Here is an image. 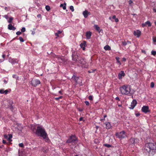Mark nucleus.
Returning a JSON list of instances; mask_svg holds the SVG:
<instances>
[{
    "label": "nucleus",
    "mask_w": 156,
    "mask_h": 156,
    "mask_svg": "<svg viewBox=\"0 0 156 156\" xmlns=\"http://www.w3.org/2000/svg\"><path fill=\"white\" fill-rule=\"evenodd\" d=\"M115 99L117 100H118V101H119L120 100V99H119V97H117L115 98Z\"/></svg>",
    "instance_id": "nucleus-50"
},
{
    "label": "nucleus",
    "mask_w": 156,
    "mask_h": 156,
    "mask_svg": "<svg viewBox=\"0 0 156 156\" xmlns=\"http://www.w3.org/2000/svg\"><path fill=\"white\" fill-rule=\"evenodd\" d=\"M151 54L154 56L155 55H156V51H151Z\"/></svg>",
    "instance_id": "nucleus-34"
},
{
    "label": "nucleus",
    "mask_w": 156,
    "mask_h": 156,
    "mask_svg": "<svg viewBox=\"0 0 156 156\" xmlns=\"http://www.w3.org/2000/svg\"><path fill=\"white\" fill-rule=\"evenodd\" d=\"M43 151L44 152H45V153L47 152V150H44Z\"/></svg>",
    "instance_id": "nucleus-62"
},
{
    "label": "nucleus",
    "mask_w": 156,
    "mask_h": 156,
    "mask_svg": "<svg viewBox=\"0 0 156 156\" xmlns=\"http://www.w3.org/2000/svg\"><path fill=\"white\" fill-rule=\"evenodd\" d=\"M2 142L3 144H5L6 143V141L4 140H3Z\"/></svg>",
    "instance_id": "nucleus-55"
},
{
    "label": "nucleus",
    "mask_w": 156,
    "mask_h": 156,
    "mask_svg": "<svg viewBox=\"0 0 156 156\" xmlns=\"http://www.w3.org/2000/svg\"><path fill=\"white\" fill-rule=\"evenodd\" d=\"M4 82L5 83H7V81H6V80H4Z\"/></svg>",
    "instance_id": "nucleus-63"
},
{
    "label": "nucleus",
    "mask_w": 156,
    "mask_h": 156,
    "mask_svg": "<svg viewBox=\"0 0 156 156\" xmlns=\"http://www.w3.org/2000/svg\"><path fill=\"white\" fill-rule=\"evenodd\" d=\"M144 149L149 154L153 155L156 151V146L153 143H147L145 144Z\"/></svg>",
    "instance_id": "nucleus-2"
},
{
    "label": "nucleus",
    "mask_w": 156,
    "mask_h": 156,
    "mask_svg": "<svg viewBox=\"0 0 156 156\" xmlns=\"http://www.w3.org/2000/svg\"><path fill=\"white\" fill-rule=\"evenodd\" d=\"M129 4H131V3H133V1L131 0H130L129 1Z\"/></svg>",
    "instance_id": "nucleus-51"
},
{
    "label": "nucleus",
    "mask_w": 156,
    "mask_h": 156,
    "mask_svg": "<svg viewBox=\"0 0 156 156\" xmlns=\"http://www.w3.org/2000/svg\"><path fill=\"white\" fill-rule=\"evenodd\" d=\"M70 9L71 10L72 12H73L74 11V8L73 6H71L70 7Z\"/></svg>",
    "instance_id": "nucleus-37"
},
{
    "label": "nucleus",
    "mask_w": 156,
    "mask_h": 156,
    "mask_svg": "<svg viewBox=\"0 0 156 156\" xmlns=\"http://www.w3.org/2000/svg\"><path fill=\"white\" fill-rule=\"evenodd\" d=\"M125 74L124 72L122 71H121L118 74V77L120 79L122 78V76H124Z\"/></svg>",
    "instance_id": "nucleus-17"
},
{
    "label": "nucleus",
    "mask_w": 156,
    "mask_h": 156,
    "mask_svg": "<svg viewBox=\"0 0 156 156\" xmlns=\"http://www.w3.org/2000/svg\"><path fill=\"white\" fill-rule=\"evenodd\" d=\"M83 14L85 18H87L89 15H90V13L87 10H85L83 12Z\"/></svg>",
    "instance_id": "nucleus-15"
},
{
    "label": "nucleus",
    "mask_w": 156,
    "mask_h": 156,
    "mask_svg": "<svg viewBox=\"0 0 156 156\" xmlns=\"http://www.w3.org/2000/svg\"><path fill=\"white\" fill-rule=\"evenodd\" d=\"M104 146L106 147H111V145L110 144H104Z\"/></svg>",
    "instance_id": "nucleus-33"
},
{
    "label": "nucleus",
    "mask_w": 156,
    "mask_h": 156,
    "mask_svg": "<svg viewBox=\"0 0 156 156\" xmlns=\"http://www.w3.org/2000/svg\"><path fill=\"white\" fill-rule=\"evenodd\" d=\"M136 116H139V115H140V114L137 113V114H136Z\"/></svg>",
    "instance_id": "nucleus-60"
},
{
    "label": "nucleus",
    "mask_w": 156,
    "mask_h": 156,
    "mask_svg": "<svg viewBox=\"0 0 156 156\" xmlns=\"http://www.w3.org/2000/svg\"><path fill=\"white\" fill-rule=\"evenodd\" d=\"M94 71L92 70V71H88V72L89 73H92Z\"/></svg>",
    "instance_id": "nucleus-58"
},
{
    "label": "nucleus",
    "mask_w": 156,
    "mask_h": 156,
    "mask_svg": "<svg viewBox=\"0 0 156 156\" xmlns=\"http://www.w3.org/2000/svg\"><path fill=\"white\" fill-rule=\"evenodd\" d=\"M117 62L118 63L119 65H121V63L120 62V61L119 60V58L118 57H117L115 58Z\"/></svg>",
    "instance_id": "nucleus-29"
},
{
    "label": "nucleus",
    "mask_w": 156,
    "mask_h": 156,
    "mask_svg": "<svg viewBox=\"0 0 156 156\" xmlns=\"http://www.w3.org/2000/svg\"><path fill=\"white\" fill-rule=\"evenodd\" d=\"M142 111L144 113H147L149 112V108L148 106H144L142 108Z\"/></svg>",
    "instance_id": "nucleus-12"
},
{
    "label": "nucleus",
    "mask_w": 156,
    "mask_h": 156,
    "mask_svg": "<svg viewBox=\"0 0 156 156\" xmlns=\"http://www.w3.org/2000/svg\"><path fill=\"white\" fill-rule=\"evenodd\" d=\"M116 136L119 138H123L126 136L125 133L124 131H122L119 133H116Z\"/></svg>",
    "instance_id": "nucleus-7"
},
{
    "label": "nucleus",
    "mask_w": 156,
    "mask_h": 156,
    "mask_svg": "<svg viewBox=\"0 0 156 156\" xmlns=\"http://www.w3.org/2000/svg\"><path fill=\"white\" fill-rule=\"evenodd\" d=\"M146 26L147 25L148 27H151V23L149 21H147L145 23Z\"/></svg>",
    "instance_id": "nucleus-27"
},
{
    "label": "nucleus",
    "mask_w": 156,
    "mask_h": 156,
    "mask_svg": "<svg viewBox=\"0 0 156 156\" xmlns=\"http://www.w3.org/2000/svg\"><path fill=\"white\" fill-rule=\"evenodd\" d=\"M112 18L113 19H115L116 18V16L115 15H114L113 16Z\"/></svg>",
    "instance_id": "nucleus-52"
},
{
    "label": "nucleus",
    "mask_w": 156,
    "mask_h": 156,
    "mask_svg": "<svg viewBox=\"0 0 156 156\" xmlns=\"http://www.w3.org/2000/svg\"><path fill=\"white\" fill-rule=\"evenodd\" d=\"M115 20V21L116 22H117L119 21V20L117 18H116Z\"/></svg>",
    "instance_id": "nucleus-46"
},
{
    "label": "nucleus",
    "mask_w": 156,
    "mask_h": 156,
    "mask_svg": "<svg viewBox=\"0 0 156 156\" xmlns=\"http://www.w3.org/2000/svg\"><path fill=\"white\" fill-rule=\"evenodd\" d=\"M88 98L90 100H92L93 99V98H92V96L90 95V96H89V97H88Z\"/></svg>",
    "instance_id": "nucleus-40"
},
{
    "label": "nucleus",
    "mask_w": 156,
    "mask_h": 156,
    "mask_svg": "<svg viewBox=\"0 0 156 156\" xmlns=\"http://www.w3.org/2000/svg\"><path fill=\"white\" fill-rule=\"evenodd\" d=\"M37 16L39 18H41V15L40 14H39Z\"/></svg>",
    "instance_id": "nucleus-48"
},
{
    "label": "nucleus",
    "mask_w": 156,
    "mask_h": 156,
    "mask_svg": "<svg viewBox=\"0 0 156 156\" xmlns=\"http://www.w3.org/2000/svg\"><path fill=\"white\" fill-rule=\"evenodd\" d=\"M83 119V118H82V117H80V119H79V120H80V121H81Z\"/></svg>",
    "instance_id": "nucleus-54"
},
{
    "label": "nucleus",
    "mask_w": 156,
    "mask_h": 156,
    "mask_svg": "<svg viewBox=\"0 0 156 156\" xmlns=\"http://www.w3.org/2000/svg\"><path fill=\"white\" fill-rule=\"evenodd\" d=\"M16 75H13L12 76V77L13 78H16Z\"/></svg>",
    "instance_id": "nucleus-64"
},
{
    "label": "nucleus",
    "mask_w": 156,
    "mask_h": 156,
    "mask_svg": "<svg viewBox=\"0 0 156 156\" xmlns=\"http://www.w3.org/2000/svg\"><path fill=\"white\" fill-rule=\"evenodd\" d=\"M64 5H65L63 6V4H61L60 5V7H62L63 9L64 10H65L66 9V4L65 2L64 3Z\"/></svg>",
    "instance_id": "nucleus-26"
},
{
    "label": "nucleus",
    "mask_w": 156,
    "mask_h": 156,
    "mask_svg": "<svg viewBox=\"0 0 156 156\" xmlns=\"http://www.w3.org/2000/svg\"><path fill=\"white\" fill-rule=\"evenodd\" d=\"M77 140L76 137L72 135L70 136V138L68 139L66 142L68 143H71L73 144L76 143Z\"/></svg>",
    "instance_id": "nucleus-4"
},
{
    "label": "nucleus",
    "mask_w": 156,
    "mask_h": 156,
    "mask_svg": "<svg viewBox=\"0 0 156 156\" xmlns=\"http://www.w3.org/2000/svg\"><path fill=\"white\" fill-rule=\"evenodd\" d=\"M9 62H11L12 64H15V63H17L18 62V60L17 59H13L9 58Z\"/></svg>",
    "instance_id": "nucleus-18"
},
{
    "label": "nucleus",
    "mask_w": 156,
    "mask_h": 156,
    "mask_svg": "<svg viewBox=\"0 0 156 156\" xmlns=\"http://www.w3.org/2000/svg\"><path fill=\"white\" fill-rule=\"evenodd\" d=\"M4 60H5V59H3L1 60V59H0V62H3Z\"/></svg>",
    "instance_id": "nucleus-53"
},
{
    "label": "nucleus",
    "mask_w": 156,
    "mask_h": 156,
    "mask_svg": "<svg viewBox=\"0 0 156 156\" xmlns=\"http://www.w3.org/2000/svg\"><path fill=\"white\" fill-rule=\"evenodd\" d=\"M138 141V140L137 139L132 138L129 140V143L132 145H133L137 143Z\"/></svg>",
    "instance_id": "nucleus-10"
},
{
    "label": "nucleus",
    "mask_w": 156,
    "mask_h": 156,
    "mask_svg": "<svg viewBox=\"0 0 156 156\" xmlns=\"http://www.w3.org/2000/svg\"><path fill=\"white\" fill-rule=\"evenodd\" d=\"M4 17L6 18V19H7L8 18V16L7 15H5L4 16Z\"/></svg>",
    "instance_id": "nucleus-45"
},
{
    "label": "nucleus",
    "mask_w": 156,
    "mask_h": 156,
    "mask_svg": "<svg viewBox=\"0 0 156 156\" xmlns=\"http://www.w3.org/2000/svg\"><path fill=\"white\" fill-rule=\"evenodd\" d=\"M146 26V25L145 23H143L142 24V26L143 27H144L145 26Z\"/></svg>",
    "instance_id": "nucleus-47"
},
{
    "label": "nucleus",
    "mask_w": 156,
    "mask_h": 156,
    "mask_svg": "<svg viewBox=\"0 0 156 156\" xmlns=\"http://www.w3.org/2000/svg\"><path fill=\"white\" fill-rule=\"evenodd\" d=\"M19 39L20 41L22 42H23L24 41L23 39L21 37H19Z\"/></svg>",
    "instance_id": "nucleus-35"
},
{
    "label": "nucleus",
    "mask_w": 156,
    "mask_h": 156,
    "mask_svg": "<svg viewBox=\"0 0 156 156\" xmlns=\"http://www.w3.org/2000/svg\"><path fill=\"white\" fill-rule=\"evenodd\" d=\"M85 103L87 105H88L89 104V102L87 101H85Z\"/></svg>",
    "instance_id": "nucleus-44"
},
{
    "label": "nucleus",
    "mask_w": 156,
    "mask_h": 156,
    "mask_svg": "<svg viewBox=\"0 0 156 156\" xmlns=\"http://www.w3.org/2000/svg\"><path fill=\"white\" fill-rule=\"evenodd\" d=\"M94 27L95 28V29L99 32L100 31V29L99 27H98L97 25H94Z\"/></svg>",
    "instance_id": "nucleus-23"
},
{
    "label": "nucleus",
    "mask_w": 156,
    "mask_h": 156,
    "mask_svg": "<svg viewBox=\"0 0 156 156\" xmlns=\"http://www.w3.org/2000/svg\"><path fill=\"white\" fill-rule=\"evenodd\" d=\"M56 58H57L58 61L61 63L64 62L66 61V60L63 56H57Z\"/></svg>",
    "instance_id": "nucleus-9"
},
{
    "label": "nucleus",
    "mask_w": 156,
    "mask_h": 156,
    "mask_svg": "<svg viewBox=\"0 0 156 156\" xmlns=\"http://www.w3.org/2000/svg\"><path fill=\"white\" fill-rule=\"evenodd\" d=\"M59 93L61 94H62V91L61 90H60L59 91Z\"/></svg>",
    "instance_id": "nucleus-59"
},
{
    "label": "nucleus",
    "mask_w": 156,
    "mask_h": 156,
    "mask_svg": "<svg viewBox=\"0 0 156 156\" xmlns=\"http://www.w3.org/2000/svg\"><path fill=\"white\" fill-rule=\"evenodd\" d=\"M72 57V60L75 62L78 63L80 58L77 53L75 52H73Z\"/></svg>",
    "instance_id": "nucleus-5"
},
{
    "label": "nucleus",
    "mask_w": 156,
    "mask_h": 156,
    "mask_svg": "<svg viewBox=\"0 0 156 156\" xmlns=\"http://www.w3.org/2000/svg\"><path fill=\"white\" fill-rule=\"evenodd\" d=\"M153 40L154 42H156V37H153Z\"/></svg>",
    "instance_id": "nucleus-43"
},
{
    "label": "nucleus",
    "mask_w": 156,
    "mask_h": 156,
    "mask_svg": "<svg viewBox=\"0 0 156 156\" xmlns=\"http://www.w3.org/2000/svg\"><path fill=\"white\" fill-rule=\"evenodd\" d=\"M13 20V18L12 17H11L9 18V19L8 21V22L9 23H11L12 22V20Z\"/></svg>",
    "instance_id": "nucleus-30"
},
{
    "label": "nucleus",
    "mask_w": 156,
    "mask_h": 156,
    "mask_svg": "<svg viewBox=\"0 0 156 156\" xmlns=\"http://www.w3.org/2000/svg\"><path fill=\"white\" fill-rule=\"evenodd\" d=\"M126 59L125 58H122V61H124V62H125L126 61Z\"/></svg>",
    "instance_id": "nucleus-49"
},
{
    "label": "nucleus",
    "mask_w": 156,
    "mask_h": 156,
    "mask_svg": "<svg viewBox=\"0 0 156 156\" xmlns=\"http://www.w3.org/2000/svg\"><path fill=\"white\" fill-rule=\"evenodd\" d=\"M40 83V82L38 80L34 79L31 81V84L32 86L36 87L38 84H39Z\"/></svg>",
    "instance_id": "nucleus-8"
},
{
    "label": "nucleus",
    "mask_w": 156,
    "mask_h": 156,
    "mask_svg": "<svg viewBox=\"0 0 156 156\" xmlns=\"http://www.w3.org/2000/svg\"><path fill=\"white\" fill-rule=\"evenodd\" d=\"M77 63L82 64V66L84 68H87L88 66L85 59L83 58L80 59Z\"/></svg>",
    "instance_id": "nucleus-6"
},
{
    "label": "nucleus",
    "mask_w": 156,
    "mask_h": 156,
    "mask_svg": "<svg viewBox=\"0 0 156 156\" xmlns=\"http://www.w3.org/2000/svg\"><path fill=\"white\" fill-rule=\"evenodd\" d=\"M62 31L58 30L57 33H56L55 34V35L56 36L58 37L59 36L58 34L61 33H62Z\"/></svg>",
    "instance_id": "nucleus-28"
},
{
    "label": "nucleus",
    "mask_w": 156,
    "mask_h": 156,
    "mask_svg": "<svg viewBox=\"0 0 156 156\" xmlns=\"http://www.w3.org/2000/svg\"><path fill=\"white\" fill-rule=\"evenodd\" d=\"M141 34V31L139 30H137L136 31H134L133 32L134 35L136 36L137 37H140Z\"/></svg>",
    "instance_id": "nucleus-14"
},
{
    "label": "nucleus",
    "mask_w": 156,
    "mask_h": 156,
    "mask_svg": "<svg viewBox=\"0 0 156 156\" xmlns=\"http://www.w3.org/2000/svg\"><path fill=\"white\" fill-rule=\"evenodd\" d=\"M122 45L124 46H125L127 44V43L125 41H122Z\"/></svg>",
    "instance_id": "nucleus-31"
},
{
    "label": "nucleus",
    "mask_w": 156,
    "mask_h": 156,
    "mask_svg": "<svg viewBox=\"0 0 156 156\" xmlns=\"http://www.w3.org/2000/svg\"><path fill=\"white\" fill-rule=\"evenodd\" d=\"M26 31V29L25 27H23L21 29V32H24Z\"/></svg>",
    "instance_id": "nucleus-36"
},
{
    "label": "nucleus",
    "mask_w": 156,
    "mask_h": 156,
    "mask_svg": "<svg viewBox=\"0 0 156 156\" xmlns=\"http://www.w3.org/2000/svg\"><path fill=\"white\" fill-rule=\"evenodd\" d=\"M5 55H2V57H3V59H4V58H5Z\"/></svg>",
    "instance_id": "nucleus-56"
},
{
    "label": "nucleus",
    "mask_w": 156,
    "mask_h": 156,
    "mask_svg": "<svg viewBox=\"0 0 156 156\" xmlns=\"http://www.w3.org/2000/svg\"><path fill=\"white\" fill-rule=\"evenodd\" d=\"M105 124L106 125L105 128L107 129H109L111 127V125L109 122L105 123Z\"/></svg>",
    "instance_id": "nucleus-21"
},
{
    "label": "nucleus",
    "mask_w": 156,
    "mask_h": 156,
    "mask_svg": "<svg viewBox=\"0 0 156 156\" xmlns=\"http://www.w3.org/2000/svg\"><path fill=\"white\" fill-rule=\"evenodd\" d=\"M91 35V32L90 31L86 32V37L87 39H90Z\"/></svg>",
    "instance_id": "nucleus-20"
},
{
    "label": "nucleus",
    "mask_w": 156,
    "mask_h": 156,
    "mask_svg": "<svg viewBox=\"0 0 156 156\" xmlns=\"http://www.w3.org/2000/svg\"><path fill=\"white\" fill-rule=\"evenodd\" d=\"M62 98V96H61L59 97L58 98H55V99L56 100H58L59 99Z\"/></svg>",
    "instance_id": "nucleus-38"
},
{
    "label": "nucleus",
    "mask_w": 156,
    "mask_h": 156,
    "mask_svg": "<svg viewBox=\"0 0 156 156\" xmlns=\"http://www.w3.org/2000/svg\"><path fill=\"white\" fill-rule=\"evenodd\" d=\"M154 86V83L153 82H152L151 83V87L152 88H153Z\"/></svg>",
    "instance_id": "nucleus-39"
},
{
    "label": "nucleus",
    "mask_w": 156,
    "mask_h": 156,
    "mask_svg": "<svg viewBox=\"0 0 156 156\" xmlns=\"http://www.w3.org/2000/svg\"><path fill=\"white\" fill-rule=\"evenodd\" d=\"M38 136H41L46 141H48L49 140L48 137V135L44 128L41 126H38L35 133Z\"/></svg>",
    "instance_id": "nucleus-1"
},
{
    "label": "nucleus",
    "mask_w": 156,
    "mask_h": 156,
    "mask_svg": "<svg viewBox=\"0 0 156 156\" xmlns=\"http://www.w3.org/2000/svg\"><path fill=\"white\" fill-rule=\"evenodd\" d=\"M4 137L7 139L9 141H11L12 140L11 138L12 137V136L11 134H8V135H4Z\"/></svg>",
    "instance_id": "nucleus-13"
},
{
    "label": "nucleus",
    "mask_w": 156,
    "mask_h": 156,
    "mask_svg": "<svg viewBox=\"0 0 156 156\" xmlns=\"http://www.w3.org/2000/svg\"><path fill=\"white\" fill-rule=\"evenodd\" d=\"M153 10L154 12H156V9H153Z\"/></svg>",
    "instance_id": "nucleus-61"
},
{
    "label": "nucleus",
    "mask_w": 156,
    "mask_h": 156,
    "mask_svg": "<svg viewBox=\"0 0 156 156\" xmlns=\"http://www.w3.org/2000/svg\"><path fill=\"white\" fill-rule=\"evenodd\" d=\"M21 34V32L20 31H17L16 33V34L18 35L20 34Z\"/></svg>",
    "instance_id": "nucleus-42"
},
{
    "label": "nucleus",
    "mask_w": 156,
    "mask_h": 156,
    "mask_svg": "<svg viewBox=\"0 0 156 156\" xmlns=\"http://www.w3.org/2000/svg\"><path fill=\"white\" fill-rule=\"evenodd\" d=\"M8 28L10 30H14L16 29V27L12 26L11 24H9L8 25Z\"/></svg>",
    "instance_id": "nucleus-19"
},
{
    "label": "nucleus",
    "mask_w": 156,
    "mask_h": 156,
    "mask_svg": "<svg viewBox=\"0 0 156 156\" xmlns=\"http://www.w3.org/2000/svg\"><path fill=\"white\" fill-rule=\"evenodd\" d=\"M86 44V42L85 41H83L82 43H81L80 44V46L81 48H82L83 47H85V45Z\"/></svg>",
    "instance_id": "nucleus-25"
},
{
    "label": "nucleus",
    "mask_w": 156,
    "mask_h": 156,
    "mask_svg": "<svg viewBox=\"0 0 156 156\" xmlns=\"http://www.w3.org/2000/svg\"><path fill=\"white\" fill-rule=\"evenodd\" d=\"M137 104V102L135 100L133 101L131 103V105L129 106V108L130 109H133Z\"/></svg>",
    "instance_id": "nucleus-11"
},
{
    "label": "nucleus",
    "mask_w": 156,
    "mask_h": 156,
    "mask_svg": "<svg viewBox=\"0 0 156 156\" xmlns=\"http://www.w3.org/2000/svg\"><path fill=\"white\" fill-rule=\"evenodd\" d=\"M45 9L48 11H49L50 9V7L48 5H46L45 7Z\"/></svg>",
    "instance_id": "nucleus-32"
},
{
    "label": "nucleus",
    "mask_w": 156,
    "mask_h": 156,
    "mask_svg": "<svg viewBox=\"0 0 156 156\" xmlns=\"http://www.w3.org/2000/svg\"><path fill=\"white\" fill-rule=\"evenodd\" d=\"M19 146L21 147H23V143H20L19 144Z\"/></svg>",
    "instance_id": "nucleus-41"
},
{
    "label": "nucleus",
    "mask_w": 156,
    "mask_h": 156,
    "mask_svg": "<svg viewBox=\"0 0 156 156\" xmlns=\"http://www.w3.org/2000/svg\"><path fill=\"white\" fill-rule=\"evenodd\" d=\"M120 90L122 94L127 95L130 93V88L127 85H123L120 88Z\"/></svg>",
    "instance_id": "nucleus-3"
},
{
    "label": "nucleus",
    "mask_w": 156,
    "mask_h": 156,
    "mask_svg": "<svg viewBox=\"0 0 156 156\" xmlns=\"http://www.w3.org/2000/svg\"><path fill=\"white\" fill-rule=\"evenodd\" d=\"M8 92V91L7 90H4L3 89H1L0 90V94H4L5 93V94H7Z\"/></svg>",
    "instance_id": "nucleus-22"
},
{
    "label": "nucleus",
    "mask_w": 156,
    "mask_h": 156,
    "mask_svg": "<svg viewBox=\"0 0 156 156\" xmlns=\"http://www.w3.org/2000/svg\"><path fill=\"white\" fill-rule=\"evenodd\" d=\"M126 42L127 43V44H131V42L130 41H127Z\"/></svg>",
    "instance_id": "nucleus-57"
},
{
    "label": "nucleus",
    "mask_w": 156,
    "mask_h": 156,
    "mask_svg": "<svg viewBox=\"0 0 156 156\" xmlns=\"http://www.w3.org/2000/svg\"><path fill=\"white\" fill-rule=\"evenodd\" d=\"M72 79L75 82V84H77L78 82H79V80H81L79 79V77L75 76L74 77L73 76L72 77Z\"/></svg>",
    "instance_id": "nucleus-16"
},
{
    "label": "nucleus",
    "mask_w": 156,
    "mask_h": 156,
    "mask_svg": "<svg viewBox=\"0 0 156 156\" xmlns=\"http://www.w3.org/2000/svg\"><path fill=\"white\" fill-rule=\"evenodd\" d=\"M104 49L106 50H110L111 48L108 45H106L104 47Z\"/></svg>",
    "instance_id": "nucleus-24"
}]
</instances>
